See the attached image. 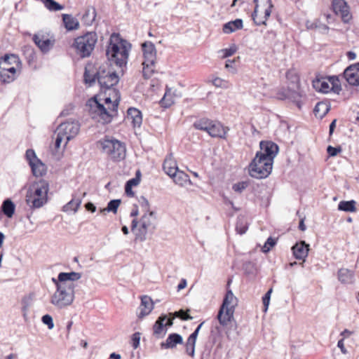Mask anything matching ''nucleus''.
Masks as SVG:
<instances>
[{
  "label": "nucleus",
  "instance_id": "1",
  "mask_svg": "<svg viewBox=\"0 0 359 359\" xmlns=\"http://www.w3.org/2000/svg\"><path fill=\"white\" fill-rule=\"evenodd\" d=\"M111 92L112 94H109V97L104 98V103L109 104L108 108L100 103L96 96L89 99L86 104L89 113L93 118L99 117V121L103 123H110L113 116L117 114L118 107L121 101V94L115 88H112Z\"/></svg>",
  "mask_w": 359,
  "mask_h": 359
},
{
  "label": "nucleus",
  "instance_id": "2",
  "mask_svg": "<svg viewBox=\"0 0 359 359\" xmlns=\"http://www.w3.org/2000/svg\"><path fill=\"white\" fill-rule=\"evenodd\" d=\"M131 44L129 42L121 39L119 34H112L106 50V55L111 64L120 68L123 73V68L127 64Z\"/></svg>",
  "mask_w": 359,
  "mask_h": 359
},
{
  "label": "nucleus",
  "instance_id": "3",
  "mask_svg": "<svg viewBox=\"0 0 359 359\" xmlns=\"http://www.w3.org/2000/svg\"><path fill=\"white\" fill-rule=\"evenodd\" d=\"M49 183L41 179L33 182L28 188L26 203L32 208H40L48 201Z\"/></svg>",
  "mask_w": 359,
  "mask_h": 359
},
{
  "label": "nucleus",
  "instance_id": "4",
  "mask_svg": "<svg viewBox=\"0 0 359 359\" xmlns=\"http://www.w3.org/2000/svg\"><path fill=\"white\" fill-rule=\"evenodd\" d=\"M237 305V299L231 290H228L224 298L223 303L219 311L217 318L219 323L223 326L230 325L236 330V323L233 319L235 306Z\"/></svg>",
  "mask_w": 359,
  "mask_h": 359
},
{
  "label": "nucleus",
  "instance_id": "5",
  "mask_svg": "<svg viewBox=\"0 0 359 359\" xmlns=\"http://www.w3.org/2000/svg\"><path fill=\"white\" fill-rule=\"evenodd\" d=\"M101 151L113 161H121L126 158V148L123 143L114 139L105 137L98 142Z\"/></svg>",
  "mask_w": 359,
  "mask_h": 359
},
{
  "label": "nucleus",
  "instance_id": "6",
  "mask_svg": "<svg viewBox=\"0 0 359 359\" xmlns=\"http://www.w3.org/2000/svg\"><path fill=\"white\" fill-rule=\"evenodd\" d=\"M97 41V35L95 32H88L76 37L72 44L76 53L81 57H89L95 48Z\"/></svg>",
  "mask_w": 359,
  "mask_h": 359
},
{
  "label": "nucleus",
  "instance_id": "7",
  "mask_svg": "<svg viewBox=\"0 0 359 359\" xmlns=\"http://www.w3.org/2000/svg\"><path fill=\"white\" fill-rule=\"evenodd\" d=\"M59 283L58 288L51 297L50 303L59 309H62L73 302L75 285Z\"/></svg>",
  "mask_w": 359,
  "mask_h": 359
},
{
  "label": "nucleus",
  "instance_id": "8",
  "mask_svg": "<svg viewBox=\"0 0 359 359\" xmlns=\"http://www.w3.org/2000/svg\"><path fill=\"white\" fill-rule=\"evenodd\" d=\"M259 155H255L249 165V175L256 179H264L267 177L271 172L273 163L266 160H262Z\"/></svg>",
  "mask_w": 359,
  "mask_h": 359
},
{
  "label": "nucleus",
  "instance_id": "9",
  "mask_svg": "<svg viewBox=\"0 0 359 359\" xmlns=\"http://www.w3.org/2000/svg\"><path fill=\"white\" fill-rule=\"evenodd\" d=\"M255 10L252 18L257 25H266L273 7L271 0H254Z\"/></svg>",
  "mask_w": 359,
  "mask_h": 359
},
{
  "label": "nucleus",
  "instance_id": "10",
  "mask_svg": "<svg viewBox=\"0 0 359 359\" xmlns=\"http://www.w3.org/2000/svg\"><path fill=\"white\" fill-rule=\"evenodd\" d=\"M156 227V217L155 212L144 213L140 219V227L136 233V239L144 241L148 232H153Z\"/></svg>",
  "mask_w": 359,
  "mask_h": 359
},
{
  "label": "nucleus",
  "instance_id": "11",
  "mask_svg": "<svg viewBox=\"0 0 359 359\" xmlns=\"http://www.w3.org/2000/svg\"><path fill=\"white\" fill-rule=\"evenodd\" d=\"M97 80L102 88L109 90L118 83L119 78L115 72L100 68L97 72Z\"/></svg>",
  "mask_w": 359,
  "mask_h": 359
},
{
  "label": "nucleus",
  "instance_id": "12",
  "mask_svg": "<svg viewBox=\"0 0 359 359\" xmlns=\"http://www.w3.org/2000/svg\"><path fill=\"white\" fill-rule=\"evenodd\" d=\"M260 151L256 155H259L262 160L273 163V159L278 152V145L271 141H261L259 143Z\"/></svg>",
  "mask_w": 359,
  "mask_h": 359
},
{
  "label": "nucleus",
  "instance_id": "13",
  "mask_svg": "<svg viewBox=\"0 0 359 359\" xmlns=\"http://www.w3.org/2000/svg\"><path fill=\"white\" fill-rule=\"evenodd\" d=\"M56 129L59 133L65 136V147L67 142L78 134L80 126L77 121H67L60 123Z\"/></svg>",
  "mask_w": 359,
  "mask_h": 359
},
{
  "label": "nucleus",
  "instance_id": "14",
  "mask_svg": "<svg viewBox=\"0 0 359 359\" xmlns=\"http://www.w3.org/2000/svg\"><path fill=\"white\" fill-rule=\"evenodd\" d=\"M347 82L351 86L359 85V62L348 67L344 72Z\"/></svg>",
  "mask_w": 359,
  "mask_h": 359
},
{
  "label": "nucleus",
  "instance_id": "15",
  "mask_svg": "<svg viewBox=\"0 0 359 359\" xmlns=\"http://www.w3.org/2000/svg\"><path fill=\"white\" fill-rule=\"evenodd\" d=\"M332 8L334 12L341 17L344 22H346L350 19L348 6L344 0H333Z\"/></svg>",
  "mask_w": 359,
  "mask_h": 359
},
{
  "label": "nucleus",
  "instance_id": "16",
  "mask_svg": "<svg viewBox=\"0 0 359 359\" xmlns=\"http://www.w3.org/2000/svg\"><path fill=\"white\" fill-rule=\"evenodd\" d=\"M144 61L149 64H155L156 60V50L154 44L151 41H146L142 45Z\"/></svg>",
  "mask_w": 359,
  "mask_h": 359
},
{
  "label": "nucleus",
  "instance_id": "17",
  "mask_svg": "<svg viewBox=\"0 0 359 359\" xmlns=\"http://www.w3.org/2000/svg\"><path fill=\"white\" fill-rule=\"evenodd\" d=\"M228 130L229 128L224 127L221 123L212 121L210 126L208 133L212 137L226 139V135Z\"/></svg>",
  "mask_w": 359,
  "mask_h": 359
},
{
  "label": "nucleus",
  "instance_id": "18",
  "mask_svg": "<svg viewBox=\"0 0 359 359\" xmlns=\"http://www.w3.org/2000/svg\"><path fill=\"white\" fill-rule=\"evenodd\" d=\"M33 41L43 53H48L53 46L54 41L43 34H34Z\"/></svg>",
  "mask_w": 359,
  "mask_h": 359
},
{
  "label": "nucleus",
  "instance_id": "19",
  "mask_svg": "<svg viewBox=\"0 0 359 359\" xmlns=\"http://www.w3.org/2000/svg\"><path fill=\"white\" fill-rule=\"evenodd\" d=\"M292 251L297 259L305 261L309 254V245L306 243L305 241H300L292 247Z\"/></svg>",
  "mask_w": 359,
  "mask_h": 359
},
{
  "label": "nucleus",
  "instance_id": "20",
  "mask_svg": "<svg viewBox=\"0 0 359 359\" xmlns=\"http://www.w3.org/2000/svg\"><path fill=\"white\" fill-rule=\"evenodd\" d=\"M0 67V81L2 83H10L17 78V68L12 67L6 68Z\"/></svg>",
  "mask_w": 359,
  "mask_h": 359
},
{
  "label": "nucleus",
  "instance_id": "21",
  "mask_svg": "<svg viewBox=\"0 0 359 359\" xmlns=\"http://www.w3.org/2000/svg\"><path fill=\"white\" fill-rule=\"evenodd\" d=\"M85 195L86 193L73 194L72 200L62 207V211L65 212L70 211H73L74 213L76 212Z\"/></svg>",
  "mask_w": 359,
  "mask_h": 359
},
{
  "label": "nucleus",
  "instance_id": "22",
  "mask_svg": "<svg viewBox=\"0 0 359 359\" xmlns=\"http://www.w3.org/2000/svg\"><path fill=\"white\" fill-rule=\"evenodd\" d=\"M154 309V303L151 297L144 295L141 298V303L138 308V317L142 318L149 315Z\"/></svg>",
  "mask_w": 359,
  "mask_h": 359
},
{
  "label": "nucleus",
  "instance_id": "23",
  "mask_svg": "<svg viewBox=\"0 0 359 359\" xmlns=\"http://www.w3.org/2000/svg\"><path fill=\"white\" fill-rule=\"evenodd\" d=\"M166 319V315H161L155 322L153 327V334L156 338H163L165 335L167 329L164 325V322Z\"/></svg>",
  "mask_w": 359,
  "mask_h": 359
},
{
  "label": "nucleus",
  "instance_id": "24",
  "mask_svg": "<svg viewBox=\"0 0 359 359\" xmlns=\"http://www.w3.org/2000/svg\"><path fill=\"white\" fill-rule=\"evenodd\" d=\"M338 280L342 284H353L355 282V273L353 270L342 268L338 271Z\"/></svg>",
  "mask_w": 359,
  "mask_h": 359
},
{
  "label": "nucleus",
  "instance_id": "25",
  "mask_svg": "<svg viewBox=\"0 0 359 359\" xmlns=\"http://www.w3.org/2000/svg\"><path fill=\"white\" fill-rule=\"evenodd\" d=\"M183 343L182 337L177 333L170 334L166 339L165 341L161 344L162 348H173L176 347L177 344Z\"/></svg>",
  "mask_w": 359,
  "mask_h": 359
},
{
  "label": "nucleus",
  "instance_id": "26",
  "mask_svg": "<svg viewBox=\"0 0 359 359\" xmlns=\"http://www.w3.org/2000/svg\"><path fill=\"white\" fill-rule=\"evenodd\" d=\"M81 278V273L78 272H60L59 273V280L61 283L74 285V281L78 280Z\"/></svg>",
  "mask_w": 359,
  "mask_h": 359
},
{
  "label": "nucleus",
  "instance_id": "27",
  "mask_svg": "<svg viewBox=\"0 0 359 359\" xmlns=\"http://www.w3.org/2000/svg\"><path fill=\"white\" fill-rule=\"evenodd\" d=\"M15 210V205L11 201V198H6L0 208V212L1 214L7 217L8 218L13 217Z\"/></svg>",
  "mask_w": 359,
  "mask_h": 359
},
{
  "label": "nucleus",
  "instance_id": "28",
  "mask_svg": "<svg viewBox=\"0 0 359 359\" xmlns=\"http://www.w3.org/2000/svg\"><path fill=\"white\" fill-rule=\"evenodd\" d=\"M170 177L176 184L181 187L185 186L187 184H191L189 176L184 172L180 170L177 171L175 170Z\"/></svg>",
  "mask_w": 359,
  "mask_h": 359
},
{
  "label": "nucleus",
  "instance_id": "29",
  "mask_svg": "<svg viewBox=\"0 0 359 359\" xmlns=\"http://www.w3.org/2000/svg\"><path fill=\"white\" fill-rule=\"evenodd\" d=\"M20 64L19 57L14 55H5L4 57L0 58V67H4V65L6 67V68L12 67H17L19 66Z\"/></svg>",
  "mask_w": 359,
  "mask_h": 359
},
{
  "label": "nucleus",
  "instance_id": "30",
  "mask_svg": "<svg viewBox=\"0 0 359 359\" xmlns=\"http://www.w3.org/2000/svg\"><path fill=\"white\" fill-rule=\"evenodd\" d=\"M163 169L165 172L170 177L175 172V170L177 171L179 170L177 162L172 158V154L168 156L164 160Z\"/></svg>",
  "mask_w": 359,
  "mask_h": 359
},
{
  "label": "nucleus",
  "instance_id": "31",
  "mask_svg": "<svg viewBox=\"0 0 359 359\" xmlns=\"http://www.w3.org/2000/svg\"><path fill=\"white\" fill-rule=\"evenodd\" d=\"M128 118H130L132 120V123L135 128L140 127L142 125V113L136 108L131 107L128 109Z\"/></svg>",
  "mask_w": 359,
  "mask_h": 359
},
{
  "label": "nucleus",
  "instance_id": "32",
  "mask_svg": "<svg viewBox=\"0 0 359 359\" xmlns=\"http://www.w3.org/2000/svg\"><path fill=\"white\" fill-rule=\"evenodd\" d=\"M243 28V20L241 19H236L230 21L223 25V32L225 34H231L238 29Z\"/></svg>",
  "mask_w": 359,
  "mask_h": 359
},
{
  "label": "nucleus",
  "instance_id": "33",
  "mask_svg": "<svg viewBox=\"0 0 359 359\" xmlns=\"http://www.w3.org/2000/svg\"><path fill=\"white\" fill-rule=\"evenodd\" d=\"M330 109V106L329 103L325 102H319L316 104L313 109V113L316 117L323 118L328 113Z\"/></svg>",
  "mask_w": 359,
  "mask_h": 359
},
{
  "label": "nucleus",
  "instance_id": "34",
  "mask_svg": "<svg viewBox=\"0 0 359 359\" xmlns=\"http://www.w3.org/2000/svg\"><path fill=\"white\" fill-rule=\"evenodd\" d=\"M96 10L94 7H88L85 13H83L81 21L86 26L92 25L93 22L95 20Z\"/></svg>",
  "mask_w": 359,
  "mask_h": 359
},
{
  "label": "nucleus",
  "instance_id": "35",
  "mask_svg": "<svg viewBox=\"0 0 359 359\" xmlns=\"http://www.w3.org/2000/svg\"><path fill=\"white\" fill-rule=\"evenodd\" d=\"M62 21L67 30L77 29L79 27V23L77 19L72 17L71 15L62 14Z\"/></svg>",
  "mask_w": 359,
  "mask_h": 359
},
{
  "label": "nucleus",
  "instance_id": "36",
  "mask_svg": "<svg viewBox=\"0 0 359 359\" xmlns=\"http://www.w3.org/2000/svg\"><path fill=\"white\" fill-rule=\"evenodd\" d=\"M356 202L354 200L341 201L338 204V210L347 212H354L356 211Z\"/></svg>",
  "mask_w": 359,
  "mask_h": 359
},
{
  "label": "nucleus",
  "instance_id": "37",
  "mask_svg": "<svg viewBox=\"0 0 359 359\" xmlns=\"http://www.w3.org/2000/svg\"><path fill=\"white\" fill-rule=\"evenodd\" d=\"M29 166L31 167L33 175L36 177L42 176L46 173V167L41 160H38L36 162L32 163Z\"/></svg>",
  "mask_w": 359,
  "mask_h": 359
},
{
  "label": "nucleus",
  "instance_id": "38",
  "mask_svg": "<svg viewBox=\"0 0 359 359\" xmlns=\"http://www.w3.org/2000/svg\"><path fill=\"white\" fill-rule=\"evenodd\" d=\"M195 334H191L186 343V352L191 357H194L195 353V346L197 339Z\"/></svg>",
  "mask_w": 359,
  "mask_h": 359
},
{
  "label": "nucleus",
  "instance_id": "39",
  "mask_svg": "<svg viewBox=\"0 0 359 359\" xmlns=\"http://www.w3.org/2000/svg\"><path fill=\"white\" fill-rule=\"evenodd\" d=\"M313 86L317 91L323 93H328L330 89L328 82L320 79L314 80L313 81Z\"/></svg>",
  "mask_w": 359,
  "mask_h": 359
},
{
  "label": "nucleus",
  "instance_id": "40",
  "mask_svg": "<svg viewBox=\"0 0 359 359\" xmlns=\"http://www.w3.org/2000/svg\"><path fill=\"white\" fill-rule=\"evenodd\" d=\"M212 121L210 119L203 118L195 121L194 123V127L197 130H203L208 133Z\"/></svg>",
  "mask_w": 359,
  "mask_h": 359
},
{
  "label": "nucleus",
  "instance_id": "41",
  "mask_svg": "<svg viewBox=\"0 0 359 359\" xmlns=\"http://www.w3.org/2000/svg\"><path fill=\"white\" fill-rule=\"evenodd\" d=\"M248 229V222L246 221V219L243 216H239L237 218L236 225V231L242 235L245 233Z\"/></svg>",
  "mask_w": 359,
  "mask_h": 359
},
{
  "label": "nucleus",
  "instance_id": "42",
  "mask_svg": "<svg viewBox=\"0 0 359 359\" xmlns=\"http://www.w3.org/2000/svg\"><path fill=\"white\" fill-rule=\"evenodd\" d=\"M280 100L290 99L292 100L294 102H296L297 106H299V101L301 98V94L299 92L291 90L290 89H287V93L284 95L283 97H280Z\"/></svg>",
  "mask_w": 359,
  "mask_h": 359
},
{
  "label": "nucleus",
  "instance_id": "43",
  "mask_svg": "<svg viewBox=\"0 0 359 359\" xmlns=\"http://www.w3.org/2000/svg\"><path fill=\"white\" fill-rule=\"evenodd\" d=\"M121 203V201L120 199L111 200L108 203L106 208L100 210V212L104 213L106 211H107V212H112L114 213H116L117 212L118 208L120 205Z\"/></svg>",
  "mask_w": 359,
  "mask_h": 359
},
{
  "label": "nucleus",
  "instance_id": "44",
  "mask_svg": "<svg viewBox=\"0 0 359 359\" xmlns=\"http://www.w3.org/2000/svg\"><path fill=\"white\" fill-rule=\"evenodd\" d=\"M142 65L143 76L144 77V79H149L154 72L155 64H149V62H146V61H143Z\"/></svg>",
  "mask_w": 359,
  "mask_h": 359
},
{
  "label": "nucleus",
  "instance_id": "45",
  "mask_svg": "<svg viewBox=\"0 0 359 359\" xmlns=\"http://www.w3.org/2000/svg\"><path fill=\"white\" fill-rule=\"evenodd\" d=\"M83 77L85 83H88L89 86H91L97 80V72L95 74H91L88 67H86Z\"/></svg>",
  "mask_w": 359,
  "mask_h": 359
},
{
  "label": "nucleus",
  "instance_id": "46",
  "mask_svg": "<svg viewBox=\"0 0 359 359\" xmlns=\"http://www.w3.org/2000/svg\"><path fill=\"white\" fill-rule=\"evenodd\" d=\"M189 309H187L186 311L183 309H180L173 313H170V315H174V317L179 318L182 320H192L193 317L189 314Z\"/></svg>",
  "mask_w": 359,
  "mask_h": 359
},
{
  "label": "nucleus",
  "instance_id": "47",
  "mask_svg": "<svg viewBox=\"0 0 359 359\" xmlns=\"http://www.w3.org/2000/svg\"><path fill=\"white\" fill-rule=\"evenodd\" d=\"M173 102L174 101L171 97V90L166 88V91L163 97L161 100V103L163 106L168 107H170Z\"/></svg>",
  "mask_w": 359,
  "mask_h": 359
},
{
  "label": "nucleus",
  "instance_id": "48",
  "mask_svg": "<svg viewBox=\"0 0 359 359\" xmlns=\"http://www.w3.org/2000/svg\"><path fill=\"white\" fill-rule=\"evenodd\" d=\"M44 6L47 9L51 11H60L64 8L62 5H60L54 0H48V1L45 2Z\"/></svg>",
  "mask_w": 359,
  "mask_h": 359
},
{
  "label": "nucleus",
  "instance_id": "49",
  "mask_svg": "<svg viewBox=\"0 0 359 359\" xmlns=\"http://www.w3.org/2000/svg\"><path fill=\"white\" fill-rule=\"evenodd\" d=\"M26 159L27 160L29 165H31L32 163L36 162V161L39 160L36 154L35 151L33 149H27L26 151L25 154Z\"/></svg>",
  "mask_w": 359,
  "mask_h": 359
},
{
  "label": "nucleus",
  "instance_id": "50",
  "mask_svg": "<svg viewBox=\"0 0 359 359\" xmlns=\"http://www.w3.org/2000/svg\"><path fill=\"white\" fill-rule=\"evenodd\" d=\"M249 185V183L246 181L240 182L236 184H234L232 187V189L234 191L237 193H241L243 190H245Z\"/></svg>",
  "mask_w": 359,
  "mask_h": 359
},
{
  "label": "nucleus",
  "instance_id": "51",
  "mask_svg": "<svg viewBox=\"0 0 359 359\" xmlns=\"http://www.w3.org/2000/svg\"><path fill=\"white\" fill-rule=\"evenodd\" d=\"M41 321L44 325H46L48 326V328L49 330H51L54 327V323L53 318L49 314H46L42 316Z\"/></svg>",
  "mask_w": 359,
  "mask_h": 359
},
{
  "label": "nucleus",
  "instance_id": "52",
  "mask_svg": "<svg viewBox=\"0 0 359 359\" xmlns=\"http://www.w3.org/2000/svg\"><path fill=\"white\" fill-rule=\"evenodd\" d=\"M139 203L141 205V208L142 209V211L144 212V213H148L149 212H151L149 208V203L148 200L144 196H141L139 198Z\"/></svg>",
  "mask_w": 359,
  "mask_h": 359
},
{
  "label": "nucleus",
  "instance_id": "53",
  "mask_svg": "<svg viewBox=\"0 0 359 359\" xmlns=\"http://www.w3.org/2000/svg\"><path fill=\"white\" fill-rule=\"evenodd\" d=\"M276 241L274 238L272 237L268 238L262 248V251L264 252H269L270 249L276 245Z\"/></svg>",
  "mask_w": 359,
  "mask_h": 359
},
{
  "label": "nucleus",
  "instance_id": "54",
  "mask_svg": "<svg viewBox=\"0 0 359 359\" xmlns=\"http://www.w3.org/2000/svg\"><path fill=\"white\" fill-rule=\"evenodd\" d=\"M55 135H56L55 147L56 149H59L60 147L61 143L63 141H65V136L63 134L59 133L57 129L55 131Z\"/></svg>",
  "mask_w": 359,
  "mask_h": 359
},
{
  "label": "nucleus",
  "instance_id": "55",
  "mask_svg": "<svg viewBox=\"0 0 359 359\" xmlns=\"http://www.w3.org/2000/svg\"><path fill=\"white\" fill-rule=\"evenodd\" d=\"M212 84L217 88H226L228 87V82L220 79V78H215L212 81Z\"/></svg>",
  "mask_w": 359,
  "mask_h": 359
},
{
  "label": "nucleus",
  "instance_id": "56",
  "mask_svg": "<svg viewBox=\"0 0 359 359\" xmlns=\"http://www.w3.org/2000/svg\"><path fill=\"white\" fill-rule=\"evenodd\" d=\"M341 151V147H334L332 146H328L327 148V152L330 156L334 157Z\"/></svg>",
  "mask_w": 359,
  "mask_h": 359
},
{
  "label": "nucleus",
  "instance_id": "57",
  "mask_svg": "<svg viewBox=\"0 0 359 359\" xmlns=\"http://www.w3.org/2000/svg\"><path fill=\"white\" fill-rule=\"evenodd\" d=\"M271 292H272V289L271 288L262 297V302H263V304L264 306L265 311L268 309Z\"/></svg>",
  "mask_w": 359,
  "mask_h": 359
},
{
  "label": "nucleus",
  "instance_id": "58",
  "mask_svg": "<svg viewBox=\"0 0 359 359\" xmlns=\"http://www.w3.org/2000/svg\"><path fill=\"white\" fill-rule=\"evenodd\" d=\"M221 51L224 53L223 57H228L236 52V47L233 45L229 48L222 49Z\"/></svg>",
  "mask_w": 359,
  "mask_h": 359
},
{
  "label": "nucleus",
  "instance_id": "59",
  "mask_svg": "<svg viewBox=\"0 0 359 359\" xmlns=\"http://www.w3.org/2000/svg\"><path fill=\"white\" fill-rule=\"evenodd\" d=\"M140 341V334L139 332H135V334H133L132 337V346L135 349L139 346Z\"/></svg>",
  "mask_w": 359,
  "mask_h": 359
},
{
  "label": "nucleus",
  "instance_id": "60",
  "mask_svg": "<svg viewBox=\"0 0 359 359\" xmlns=\"http://www.w3.org/2000/svg\"><path fill=\"white\" fill-rule=\"evenodd\" d=\"M139 182L140 179H138L137 177H135L129 180L126 184L128 186L133 187V186H137L139 184Z\"/></svg>",
  "mask_w": 359,
  "mask_h": 359
},
{
  "label": "nucleus",
  "instance_id": "61",
  "mask_svg": "<svg viewBox=\"0 0 359 359\" xmlns=\"http://www.w3.org/2000/svg\"><path fill=\"white\" fill-rule=\"evenodd\" d=\"M344 338L339 340L337 343V346L340 348L341 351L345 354L347 353V350L344 346Z\"/></svg>",
  "mask_w": 359,
  "mask_h": 359
},
{
  "label": "nucleus",
  "instance_id": "62",
  "mask_svg": "<svg viewBox=\"0 0 359 359\" xmlns=\"http://www.w3.org/2000/svg\"><path fill=\"white\" fill-rule=\"evenodd\" d=\"M85 207H86V209L88 210V211H90L91 212H95L96 210V207L95 206V205L90 202H88L87 203L86 205H85Z\"/></svg>",
  "mask_w": 359,
  "mask_h": 359
},
{
  "label": "nucleus",
  "instance_id": "63",
  "mask_svg": "<svg viewBox=\"0 0 359 359\" xmlns=\"http://www.w3.org/2000/svg\"><path fill=\"white\" fill-rule=\"evenodd\" d=\"M336 123H337V119H334L330 125V127H329V135L330 136H331L334 131V128L336 127Z\"/></svg>",
  "mask_w": 359,
  "mask_h": 359
},
{
  "label": "nucleus",
  "instance_id": "64",
  "mask_svg": "<svg viewBox=\"0 0 359 359\" xmlns=\"http://www.w3.org/2000/svg\"><path fill=\"white\" fill-rule=\"evenodd\" d=\"M125 192L128 196H133L134 192L132 191V187L128 186L126 184L125 185Z\"/></svg>",
  "mask_w": 359,
  "mask_h": 359
}]
</instances>
